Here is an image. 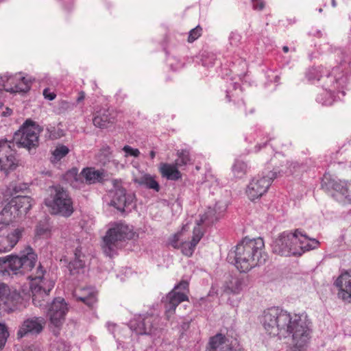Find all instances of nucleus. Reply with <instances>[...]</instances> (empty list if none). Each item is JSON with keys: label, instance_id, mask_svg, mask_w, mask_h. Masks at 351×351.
Here are the masks:
<instances>
[{"label": "nucleus", "instance_id": "obj_43", "mask_svg": "<svg viewBox=\"0 0 351 351\" xmlns=\"http://www.w3.org/2000/svg\"><path fill=\"white\" fill-rule=\"evenodd\" d=\"M6 264V261L5 260H3V258H0V273L3 272V270H5L6 271L8 272V274L9 275H12V273H10V270L8 268L5 267V266L4 267L3 265Z\"/></svg>", "mask_w": 351, "mask_h": 351}, {"label": "nucleus", "instance_id": "obj_46", "mask_svg": "<svg viewBox=\"0 0 351 351\" xmlns=\"http://www.w3.org/2000/svg\"><path fill=\"white\" fill-rule=\"evenodd\" d=\"M310 241L313 250L317 248L319 245V242L315 239H310Z\"/></svg>", "mask_w": 351, "mask_h": 351}, {"label": "nucleus", "instance_id": "obj_10", "mask_svg": "<svg viewBox=\"0 0 351 351\" xmlns=\"http://www.w3.org/2000/svg\"><path fill=\"white\" fill-rule=\"evenodd\" d=\"M49 294L45 299V305L39 306L40 308L47 307V315L49 317L51 324L56 328H59L64 322L65 315L68 311L67 304L64 300L60 298H56L53 302L48 304Z\"/></svg>", "mask_w": 351, "mask_h": 351}, {"label": "nucleus", "instance_id": "obj_52", "mask_svg": "<svg viewBox=\"0 0 351 351\" xmlns=\"http://www.w3.org/2000/svg\"><path fill=\"white\" fill-rule=\"evenodd\" d=\"M224 341H225L224 346L226 344V345H228V348H230H230H232V346H229V344H228V343H226V337H224ZM230 345H232V343H230ZM232 349L234 350V349H233V348H232ZM235 349H236V348H234V350H235Z\"/></svg>", "mask_w": 351, "mask_h": 351}, {"label": "nucleus", "instance_id": "obj_45", "mask_svg": "<svg viewBox=\"0 0 351 351\" xmlns=\"http://www.w3.org/2000/svg\"><path fill=\"white\" fill-rule=\"evenodd\" d=\"M24 351H41L40 347L35 345H32L27 348H26Z\"/></svg>", "mask_w": 351, "mask_h": 351}, {"label": "nucleus", "instance_id": "obj_32", "mask_svg": "<svg viewBox=\"0 0 351 351\" xmlns=\"http://www.w3.org/2000/svg\"><path fill=\"white\" fill-rule=\"evenodd\" d=\"M247 171V165L242 160H237L232 166L234 175L239 178H241Z\"/></svg>", "mask_w": 351, "mask_h": 351}, {"label": "nucleus", "instance_id": "obj_47", "mask_svg": "<svg viewBox=\"0 0 351 351\" xmlns=\"http://www.w3.org/2000/svg\"><path fill=\"white\" fill-rule=\"evenodd\" d=\"M12 113V110L9 108H6L5 110L2 112V116L8 117V116L11 115Z\"/></svg>", "mask_w": 351, "mask_h": 351}, {"label": "nucleus", "instance_id": "obj_55", "mask_svg": "<svg viewBox=\"0 0 351 351\" xmlns=\"http://www.w3.org/2000/svg\"><path fill=\"white\" fill-rule=\"evenodd\" d=\"M323 104H324V105H328V104H331V102H329V103L324 102Z\"/></svg>", "mask_w": 351, "mask_h": 351}, {"label": "nucleus", "instance_id": "obj_36", "mask_svg": "<svg viewBox=\"0 0 351 351\" xmlns=\"http://www.w3.org/2000/svg\"><path fill=\"white\" fill-rule=\"evenodd\" d=\"M8 336L9 333L7 327L5 325L0 324V351L4 347Z\"/></svg>", "mask_w": 351, "mask_h": 351}, {"label": "nucleus", "instance_id": "obj_39", "mask_svg": "<svg viewBox=\"0 0 351 351\" xmlns=\"http://www.w3.org/2000/svg\"><path fill=\"white\" fill-rule=\"evenodd\" d=\"M48 229V226L47 224L39 223L36 228V234L38 236H43L47 232Z\"/></svg>", "mask_w": 351, "mask_h": 351}, {"label": "nucleus", "instance_id": "obj_6", "mask_svg": "<svg viewBox=\"0 0 351 351\" xmlns=\"http://www.w3.org/2000/svg\"><path fill=\"white\" fill-rule=\"evenodd\" d=\"M133 233L128 226L123 223H116L110 228L103 238L102 249L104 254L112 257L117 250L121 247V242L130 239Z\"/></svg>", "mask_w": 351, "mask_h": 351}, {"label": "nucleus", "instance_id": "obj_57", "mask_svg": "<svg viewBox=\"0 0 351 351\" xmlns=\"http://www.w3.org/2000/svg\"><path fill=\"white\" fill-rule=\"evenodd\" d=\"M322 11H323V10H322V8H319V12H322Z\"/></svg>", "mask_w": 351, "mask_h": 351}, {"label": "nucleus", "instance_id": "obj_15", "mask_svg": "<svg viewBox=\"0 0 351 351\" xmlns=\"http://www.w3.org/2000/svg\"><path fill=\"white\" fill-rule=\"evenodd\" d=\"M193 238L191 241H185L182 243L180 245L178 243V236L174 235V238L171 242V245L174 248H180L182 254L186 256H191L194 252L197 244L201 240L203 232L199 227H195L193 232Z\"/></svg>", "mask_w": 351, "mask_h": 351}, {"label": "nucleus", "instance_id": "obj_31", "mask_svg": "<svg viewBox=\"0 0 351 351\" xmlns=\"http://www.w3.org/2000/svg\"><path fill=\"white\" fill-rule=\"evenodd\" d=\"M310 242V239L300 230L298 237V248L301 252H300V254H297V256H301L304 252L313 250Z\"/></svg>", "mask_w": 351, "mask_h": 351}, {"label": "nucleus", "instance_id": "obj_54", "mask_svg": "<svg viewBox=\"0 0 351 351\" xmlns=\"http://www.w3.org/2000/svg\"><path fill=\"white\" fill-rule=\"evenodd\" d=\"M335 5H336L335 1V0H332V5H333V6H335Z\"/></svg>", "mask_w": 351, "mask_h": 351}, {"label": "nucleus", "instance_id": "obj_49", "mask_svg": "<svg viewBox=\"0 0 351 351\" xmlns=\"http://www.w3.org/2000/svg\"><path fill=\"white\" fill-rule=\"evenodd\" d=\"M84 99V93H81L80 95L78 97L77 101V102H80V101H82Z\"/></svg>", "mask_w": 351, "mask_h": 351}, {"label": "nucleus", "instance_id": "obj_42", "mask_svg": "<svg viewBox=\"0 0 351 351\" xmlns=\"http://www.w3.org/2000/svg\"><path fill=\"white\" fill-rule=\"evenodd\" d=\"M100 154L104 155L105 158H108L111 155L110 147L107 145H104L100 149Z\"/></svg>", "mask_w": 351, "mask_h": 351}, {"label": "nucleus", "instance_id": "obj_18", "mask_svg": "<svg viewBox=\"0 0 351 351\" xmlns=\"http://www.w3.org/2000/svg\"><path fill=\"white\" fill-rule=\"evenodd\" d=\"M335 285L339 289V297L344 301L351 302V276L343 273L337 279Z\"/></svg>", "mask_w": 351, "mask_h": 351}, {"label": "nucleus", "instance_id": "obj_1", "mask_svg": "<svg viewBox=\"0 0 351 351\" xmlns=\"http://www.w3.org/2000/svg\"><path fill=\"white\" fill-rule=\"evenodd\" d=\"M266 332L280 338L291 335V351H304L311 338V329L306 316L291 315L278 307H271L263 312L261 318Z\"/></svg>", "mask_w": 351, "mask_h": 351}, {"label": "nucleus", "instance_id": "obj_12", "mask_svg": "<svg viewBox=\"0 0 351 351\" xmlns=\"http://www.w3.org/2000/svg\"><path fill=\"white\" fill-rule=\"evenodd\" d=\"M45 324L46 321L43 317L32 316L24 319L17 331V339L38 336L44 330Z\"/></svg>", "mask_w": 351, "mask_h": 351}, {"label": "nucleus", "instance_id": "obj_41", "mask_svg": "<svg viewBox=\"0 0 351 351\" xmlns=\"http://www.w3.org/2000/svg\"><path fill=\"white\" fill-rule=\"evenodd\" d=\"M43 94L45 99H49L50 101L53 100L56 97V93L53 92H51L49 88H46L43 90Z\"/></svg>", "mask_w": 351, "mask_h": 351}, {"label": "nucleus", "instance_id": "obj_29", "mask_svg": "<svg viewBox=\"0 0 351 351\" xmlns=\"http://www.w3.org/2000/svg\"><path fill=\"white\" fill-rule=\"evenodd\" d=\"M220 217V213H217L215 208H209L208 210L201 217L199 222L197 223V227H199L202 223H204L208 226L212 225L218 221Z\"/></svg>", "mask_w": 351, "mask_h": 351}, {"label": "nucleus", "instance_id": "obj_14", "mask_svg": "<svg viewBox=\"0 0 351 351\" xmlns=\"http://www.w3.org/2000/svg\"><path fill=\"white\" fill-rule=\"evenodd\" d=\"M71 173L74 175L75 182L84 183V180L89 184L101 182L105 176L104 170H97L93 167L84 168L79 174L76 169H73Z\"/></svg>", "mask_w": 351, "mask_h": 351}, {"label": "nucleus", "instance_id": "obj_44", "mask_svg": "<svg viewBox=\"0 0 351 351\" xmlns=\"http://www.w3.org/2000/svg\"><path fill=\"white\" fill-rule=\"evenodd\" d=\"M27 189L26 184H22V185L20 184L19 186H14L13 187V191H14V193L16 194L19 191H21L23 189Z\"/></svg>", "mask_w": 351, "mask_h": 351}, {"label": "nucleus", "instance_id": "obj_56", "mask_svg": "<svg viewBox=\"0 0 351 351\" xmlns=\"http://www.w3.org/2000/svg\"><path fill=\"white\" fill-rule=\"evenodd\" d=\"M257 147H258V151L260 150V149H261L260 145L258 147V146L256 147V148H257Z\"/></svg>", "mask_w": 351, "mask_h": 351}, {"label": "nucleus", "instance_id": "obj_30", "mask_svg": "<svg viewBox=\"0 0 351 351\" xmlns=\"http://www.w3.org/2000/svg\"><path fill=\"white\" fill-rule=\"evenodd\" d=\"M80 250L77 248L75 252V259L69 262L67 267L71 275L79 274L83 269L84 263L80 258Z\"/></svg>", "mask_w": 351, "mask_h": 351}, {"label": "nucleus", "instance_id": "obj_21", "mask_svg": "<svg viewBox=\"0 0 351 351\" xmlns=\"http://www.w3.org/2000/svg\"><path fill=\"white\" fill-rule=\"evenodd\" d=\"M114 119V117L108 109L101 108L96 111L93 122L95 126L105 128L108 126V124L113 123Z\"/></svg>", "mask_w": 351, "mask_h": 351}, {"label": "nucleus", "instance_id": "obj_24", "mask_svg": "<svg viewBox=\"0 0 351 351\" xmlns=\"http://www.w3.org/2000/svg\"><path fill=\"white\" fill-rule=\"evenodd\" d=\"M20 80L21 82L19 83L16 84L14 86L9 87L8 86L9 81L12 82L14 78L12 77L8 78L6 84L3 85L5 90L12 93L27 92L30 89V81L25 79V77H21Z\"/></svg>", "mask_w": 351, "mask_h": 351}, {"label": "nucleus", "instance_id": "obj_25", "mask_svg": "<svg viewBox=\"0 0 351 351\" xmlns=\"http://www.w3.org/2000/svg\"><path fill=\"white\" fill-rule=\"evenodd\" d=\"M178 167L176 164L162 163L160 167V172L162 177L168 180H178L182 176Z\"/></svg>", "mask_w": 351, "mask_h": 351}, {"label": "nucleus", "instance_id": "obj_20", "mask_svg": "<svg viewBox=\"0 0 351 351\" xmlns=\"http://www.w3.org/2000/svg\"><path fill=\"white\" fill-rule=\"evenodd\" d=\"M19 298V294L15 291H12L5 283H0V308L3 306L10 307Z\"/></svg>", "mask_w": 351, "mask_h": 351}, {"label": "nucleus", "instance_id": "obj_13", "mask_svg": "<svg viewBox=\"0 0 351 351\" xmlns=\"http://www.w3.org/2000/svg\"><path fill=\"white\" fill-rule=\"evenodd\" d=\"M114 193L111 201V204L118 210L123 212L125 208L132 204L135 199L134 193H128L117 181L114 182Z\"/></svg>", "mask_w": 351, "mask_h": 351}, {"label": "nucleus", "instance_id": "obj_7", "mask_svg": "<svg viewBox=\"0 0 351 351\" xmlns=\"http://www.w3.org/2000/svg\"><path fill=\"white\" fill-rule=\"evenodd\" d=\"M287 173L288 172L285 169L274 168L272 171L269 172L266 176L263 174L254 178L246 189V194L248 198L251 201L260 198L267 192L274 178Z\"/></svg>", "mask_w": 351, "mask_h": 351}, {"label": "nucleus", "instance_id": "obj_17", "mask_svg": "<svg viewBox=\"0 0 351 351\" xmlns=\"http://www.w3.org/2000/svg\"><path fill=\"white\" fill-rule=\"evenodd\" d=\"M8 227L0 225V253L10 251L16 244L21 235L19 230H14L11 234L8 233Z\"/></svg>", "mask_w": 351, "mask_h": 351}, {"label": "nucleus", "instance_id": "obj_34", "mask_svg": "<svg viewBox=\"0 0 351 351\" xmlns=\"http://www.w3.org/2000/svg\"><path fill=\"white\" fill-rule=\"evenodd\" d=\"M47 134L51 140L58 139L64 135L63 130L60 128H56L54 126L49 125L47 127Z\"/></svg>", "mask_w": 351, "mask_h": 351}, {"label": "nucleus", "instance_id": "obj_11", "mask_svg": "<svg viewBox=\"0 0 351 351\" xmlns=\"http://www.w3.org/2000/svg\"><path fill=\"white\" fill-rule=\"evenodd\" d=\"M189 283L186 280H182L178 285L175 286L166 296L163 301L165 307L166 315L169 319L176 308V306L182 302L188 300V297L185 293L181 291H188Z\"/></svg>", "mask_w": 351, "mask_h": 351}, {"label": "nucleus", "instance_id": "obj_28", "mask_svg": "<svg viewBox=\"0 0 351 351\" xmlns=\"http://www.w3.org/2000/svg\"><path fill=\"white\" fill-rule=\"evenodd\" d=\"M82 293H78L76 291L75 292V296L77 300L83 302L89 307H93V305L97 302V296L93 291L89 289H84L81 291Z\"/></svg>", "mask_w": 351, "mask_h": 351}, {"label": "nucleus", "instance_id": "obj_9", "mask_svg": "<svg viewBox=\"0 0 351 351\" xmlns=\"http://www.w3.org/2000/svg\"><path fill=\"white\" fill-rule=\"evenodd\" d=\"M158 318L153 315H138L129 323L130 329L137 335L156 336L159 334Z\"/></svg>", "mask_w": 351, "mask_h": 351}, {"label": "nucleus", "instance_id": "obj_8", "mask_svg": "<svg viewBox=\"0 0 351 351\" xmlns=\"http://www.w3.org/2000/svg\"><path fill=\"white\" fill-rule=\"evenodd\" d=\"M299 233V229L294 232L287 231L281 233L271 245L272 252L281 256H297L301 252L298 248Z\"/></svg>", "mask_w": 351, "mask_h": 351}, {"label": "nucleus", "instance_id": "obj_33", "mask_svg": "<svg viewBox=\"0 0 351 351\" xmlns=\"http://www.w3.org/2000/svg\"><path fill=\"white\" fill-rule=\"evenodd\" d=\"M177 154L178 158L176 160L175 164L178 167L184 166L190 162L191 159L188 150L182 149L181 151H178Z\"/></svg>", "mask_w": 351, "mask_h": 351}, {"label": "nucleus", "instance_id": "obj_53", "mask_svg": "<svg viewBox=\"0 0 351 351\" xmlns=\"http://www.w3.org/2000/svg\"><path fill=\"white\" fill-rule=\"evenodd\" d=\"M344 274H348L349 275L351 276V269L350 271H347L344 272Z\"/></svg>", "mask_w": 351, "mask_h": 351}, {"label": "nucleus", "instance_id": "obj_19", "mask_svg": "<svg viewBox=\"0 0 351 351\" xmlns=\"http://www.w3.org/2000/svg\"><path fill=\"white\" fill-rule=\"evenodd\" d=\"M12 204V200L7 204L3 208L0 213V225L3 224L5 227H8L10 223H11L16 217H18L24 213H19L18 207Z\"/></svg>", "mask_w": 351, "mask_h": 351}, {"label": "nucleus", "instance_id": "obj_3", "mask_svg": "<svg viewBox=\"0 0 351 351\" xmlns=\"http://www.w3.org/2000/svg\"><path fill=\"white\" fill-rule=\"evenodd\" d=\"M42 129L32 120H26L16 131L12 140H0V171L8 174L19 166L15 147L27 149L38 145V136Z\"/></svg>", "mask_w": 351, "mask_h": 351}, {"label": "nucleus", "instance_id": "obj_26", "mask_svg": "<svg viewBox=\"0 0 351 351\" xmlns=\"http://www.w3.org/2000/svg\"><path fill=\"white\" fill-rule=\"evenodd\" d=\"M12 204L19 209V213L25 215L32 208V199L27 195H16L12 199Z\"/></svg>", "mask_w": 351, "mask_h": 351}, {"label": "nucleus", "instance_id": "obj_16", "mask_svg": "<svg viewBox=\"0 0 351 351\" xmlns=\"http://www.w3.org/2000/svg\"><path fill=\"white\" fill-rule=\"evenodd\" d=\"M329 185L334 190L333 197L342 204H351V185L346 181L331 180Z\"/></svg>", "mask_w": 351, "mask_h": 351}, {"label": "nucleus", "instance_id": "obj_27", "mask_svg": "<svg viewBox=\"0 0 351 351\" xmlns=\"http://www.w3.org/2000/svg\"><path fill=\"white\" fill-rule=\"evenodd\" d=\"M244 286L243 278L232 277L230 280L226 282L224 291L228 293L237 294L240 293Z\"/></svg>", "mask_w": 351, "mask_h": 351}, {"label": "nucleus", "instance_id": "obj_40", "mask_svg": "<svg viewBox=\"0 0 351 351\" xmlns=\"http://www.w3.org/2000/svg\"><path fill=\"white\" fill-rule=\"evenodd\" d=\"M252 3L254 10H262L265 8L263 0H252Z\"/></svg>", "mask_w": 351, "mask_h": 351}, {"label": "nucleus", "instance_id": "obj_23", "mask_svg": "<svg viewBox=\"0 0 351 351\" xmlns=\"http://www.w3.org/2000/svg\"><path fill=\"white\" fill-rule=\"evenodd\" d=\"M133 181L139 186H145L149 189H153L156 192H158L160 190L158 182L149 174H143L141 176L135 177Z\"/></svg>", "mask_w": 351, "mask_h": 351}, {"label": "nucleus", "instance_id": "obj_5", "mask_svg": "<svg viewBox=\"0 0 351 351\" xmlns=\"http://www.w3.org/2000/svg\"><path fill=\"white\" fill-rule=\"evenodd\" d=\"M49 193L45 202L52 214L64 217H70L73 214V201L66 189L60 185H56L49 189Z\"/></svg>", "mask_w": 351, "mask_h": 351}, {"label": "nucleus", "instance_id": "obj_51", "mask_svg": "<svg viewBox=\"0 0 351 351\" xmlns=\"http://www.w3.org/2000/svg\"><path fill=\"white\" fill-rule=\"evenodd\" d=\"M282 50L285 53H287L289 51V47L287 46H284Z\"/></svg>", "mask_w": 351, "mask_h": 351}, {"label": "nucleus", "instance_id": "obj_35", "mask_svg": "<svg viewBox=\"0 0 351 351\" xmlns=\"http://www.w3.org/2000/svg\"><path fill=\"white\" fill-rule=\"evenodd\" d=\"M69 152V148L63 145L56 147L53 152V157L54 160L59 161L64 158Z\"/></svg>", "mask_w": 351, "mask_h": 351}, {"label": "nucleus", "instance_id": "obj_4", "mask_svg": "<svg viewBox=\"0 0 351 351\" xmlns=\"http://www.w3.org/2000/svg\"><path fill=\"white\" fill-rule=\"evenodd\" d=\"M265 243L262 238L245 237L227 256L228 263L233 264L241 272H247L252 268L264 264L268 258L264 251Z\"/></svg>", "mask_w": 351, "mask_h": 351}, {"label": "nucleus", "instance_id": "obj_48", "mask_svg": "<svg viewBox=\"0 0 351 351\" xmlns=\"http://www.w3.org/2000/svg\"><path fill=\"white\" fill-rule=\"evenodd\" d=\"M115 327L116 324L108 323V328L112 333H113V330Z\"/></svg>", "mask_w": 351, "mask_h": 351}, {"label": "nucleus", "instance_id": "obj_37", "mask_svg": "<svg viewBox=\"0 0 351 351\" xmlns=\"http://www.w3.org/2000/svg\"><path fill=\"white\" fill-rule=\"evenodd\" d=\"M202 29L199 25H197L196 27L192 29L189 32L188 41L189 43H193L195 40H197L202 34Z\"/></svg>", "mask_w": 351, "mask_h": 351}, {"label": "nucleus", "instance_id": "obj_2", "mask_svg": "<svg viewBox=\"0 0 351 351\" xmlns=\"http://www.w3.org/2000/svg\"><path fill=\"white\" fill-rule=\"evenodd\" d=\"M36 261L37 255L29 247L21 256H10L8 267L12 275H23L30 272L27 278L30 280L32 302L36 306H43L45 305V298L54 287V282L40 263L34 269Z\"/></svg>", "mask_w": 351, "mask_h": 351}, {"label": "nucleus", "instance_id": "obj_38", "mask_svg": "<svg viewBox=\"0 0 351 351\" xmlns=\"http://www.w3.org/2000/svg\"><path fill=\"white\" fill-rule=\"evenodd\" d=\"M123 151L125 153V157L132 156L137 158L140 155V151L138 149H134L129 145H125L123 147Z\"/></svg>", "mask_w": 351, "mask_h": 351}, {"label": "nucleus", "instance_id": "obj_22", "mask_svg": "<svg viewBox=\"0 0 351 351\" xmlns=\"http://www.w3.org/2000/svg\"><path fill=\"white\" fill-rule=\"evenodd\" d=\"M224 337L219 333L210 338L209 341L210 348L208 351H243L241 349L232 350L228 348V345H225Z\"/></svg>", "mask_w": 351, "mask_h": 351}, {"label": "nucleus", "instance_id": "obj_50", "mask_svg": "<svg viewBox=\"0 0 351 351\" xmlns=\"http://www.w3.org/2000/svg\"><path fill=\"white\" fill-rule=\"evenodd\" d=\"M149 156H150V158L152 159H154L155 158V156H156V152L154 151H151L150 153H149Z\"/></svg>", "mask_w": 351, "mask_h": 351}]
</instances>
